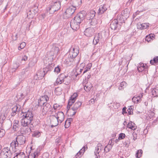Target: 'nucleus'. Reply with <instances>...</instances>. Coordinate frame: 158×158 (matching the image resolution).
<instances>
[{"label":"nucleus","mask_w":158,"mask_h":158,"mask_svg":"<svg viewBox=\"0 0 158 158\" xmlns=\"http://www.w3.org/2000/svg\"><path fill=\"white\" fill-rule=\"evenodd\" d=\"M21 125L23 127H27L33 119V114L31 111L28 110L27 112H22Z\"/></svg>","instance_id":"obj_1"},{"label":"nucleus","mask_w":158,"mask_h":158,"mask_svg":"<svg viewBox=\"0 0 158 158\" xmlns=\"http://www.w3.org/2000/svg\"><path fill=\"white\" fill-rule=\"evenodd\" d=\"M61 7V2L58 0L54 2L49 8V11L51 13H54L59 10Z\"/></svg>","instance_id":"obj_2"},{"label":"nucleus","mask_w":158,"mask_h":158,"mask_svg":"<svg viewBox=\"0 0 158 158\" xmlns=\"http://www.w3.org/2000/svg\"><path fill=\"white\" fill-rule=\"evenodd\" d=\"M104 150H105V149H103V147L101 144L98 143L95 147L94 151L96 158H101L100 155L104 151Z\"/></svg>","instance_id":"obj_3"},{"label":"nucleus","mask_w":158,"mask_h":158,"mask_svg":"<svg viewBox=\"0 0 158 158\" xmlns=\"http://www.w3.org/2000/svg\"><path fill=\"white\" fill-rule=\"evenodd\" d=\"M0 158H10V151L8 147L2 149L0 153Z\"/></svg>","instance_id":"obj_4"},{"label":"nucleus","mask_w":158,"mask_h":158,"mask_svg":"<svg viewBox=\"0 0 158 158\" xmlns=\"http://www.w3.org/2000/svg\"><path fill=\"white\" fill-rule=\"evenodd\" d=\"M76 9L75 7L71 5L66 9L64 15L67 18H69L74 13Z\"/></svg>","instance_id":"obj_5"},{"label":"nucleus","mask_w":158,"mask_h":158,"mask_svg":"<svg viewBox=\"0 0 158 158\" xmlns=\"http://www.w3.org/2000/svg\"><path fill=\"white\" fill-rule=\"evenodd\" d=\"M85 63H82L80 64V68L77 66L76 68L74 69L73 72L76 77L81 73L83 68L85 66Z\"/></svg>","instance_id":"obj_6"},{"label":"nucleus","mask_w":158,"mask_h":158,"mask_svg":"<svg viewBox=\"0 0 158 158\" xmlns=\"http://www.w3.org/2000/svg\"><path fill=\"white\" fill-rule=\"evenodd\" d=\"M60 123L56 116L52 115L50 118V124L52 127H55L57 126Z\"/></svg>","instance_id":"obj_7"},{"label":"nucleus","mask_w":158,"mask_h":158,"mask_svg":"<svg viewBox=\"0 0 158 158\" xmlns=\"http://www.w3.org/2000/svg\"><path fill=\"white\" fill-rule=\"evenodd\" d=\"M83 19L84 16L83 14L82 13L80 12L77 15L74 17L73 20L77 22L78 23H80Z\"/></svg>","instance_id":"obj_8"},{"label":"nucleus","mask_w":158,"mask_h":158,"mask_svg":"<svg viewBox=\"0 0 158 158\" xmlns=\"http://www.w3.org/2000/svg\"><path fill=\"white\" fill-rule=\"evenodd\" d=\"M51 109V106L48 103L43 105L42 112L43 114H46L50 111Z\"/></svg>","instance_id":"obj_9"},{"label":"nucleus","mask_w":158,"mask_h":158,"mask_svg":"<svg viewBox=\"0 0 158 158\" xmlns=\"http://www.w3.org/2000/svg\"><path fill=\"white\" fill-rule=\"evenodd\" d=\"M55 116L58 121H59L60 123H61L64 119V114L62 112H58Z\"/></svg>","instance_id":"obj_10"},{"label":"nucleus","mask_w":158,"mask_h":158,"mask_svg":"<svg viewBox=\"0 0 158 158\" xmlns=\"http://www.w3.org/2000/svg\"><path fill=\"white\" fill-rule=\"evenodd\" d=\"M94 32V30L93 28H88L85 30L84 31V34L88 37L91 36Z\"/></svg>","instance_id":"obj_11"},{"label":"nucleus","mask_w":158,"mask_h":158,"mask_svg":"<svg viewBox=\"0 0 158 158\" xmlns=\"http://www.w3.org/2000/svg\"><path fill=\"white\" fill-rule=\"evenodd\" d=\"M77 94L76 93H74L71 96L69 99V100L68 106H71L73 103L75 102L77 96Z\"/></svg>","instance_id":"obj_12"},{"label":"nucleus","mask_w":158,"mask_h":158,"mask_svg":"<svg viewBox=\"0 0 158 158\" xmlns=\"http://www.w3.org/2000/svg\"><path fill=\"white\" fill-rule=\"evenodd\" d=\"M82 0H71L70 3L72 6L76 8L80 6L81 4Z\"/></svg>","instance_id":"obj_13"},{"label":"nucleus","mask_w":158,"mask_h":158,"mask_svg":"<svg viewBox=\"0 0 158 158\" xmlns=\"http://www.w3.org/2000/svg\"><path fill=\"white\" fill-rule=\"evenodd\" d=\"M81 104V102L79 101L77 102L74 104L72 108V110L73 111V115H74L75 114L77 109L80 107Z\"/></svg>","instance_id":"obj_14"},{"label":"nucleus","mask_w":158,"mask_h":158,"mask_svg":"<svg viewBox=\"0 0 158 158\" xmlns=\"http://www.w3.org/2000/svg\"><path fill=\"white\" fill-rule=\"evenodd\" d=\"M143 94V93H141L139 95H136L134 97L132 98V101L136 103L140 102L141 101Z\"/></svg>","instance_id":"obj_15"},{"label":"nucleus","mask_w":158,"mask_h":158,"mask_svg":"<svg viewBox=\"0 0 158 158\" xmlns=\"http://www.w3.org/2000/svg\"><path fill=\"white\" fill-rule=\"evenodd\" d=\"M48 100V98L47 95H44L40 97L38 101V103L40 105H44Z\"/></svg>","instance_id":"obj_16"},{"label":"nucleus","mask_w":158,"mask_h":158,"mask_svg":"<svg viewBox=\"0 0 158 158\" xmlns=\"http://www.w3.org/2000/svg\"><path fill=\"white\" fill-rule=\"evenodd\" d=\"M150 24L148 23H146L142 24L138 23L137 24V27L138 29L140 30L145 29L149 27Z\"/></svg>","instance_id":"obj_17"},{"label":"nucleus","mask_w":158,"mask_h":158,"mask_svg":"<svg viewBox=\"0 0 158 158\" xmlns=\"http://www.w3.org/2000/svg\"><path fill=\"white\" fill-rule=\"evenodd\" d=\"M31 150L28 156V158H35L36 156L37 155L38 152L36 149H32V147H31Z\"/></svg>","instance_id":"obj_18"},{"label":"nucleus","mask_w":158,"mask_h":158,"mask_svg":"<svg viewBox=\"0 0 158 158\" xmlns=\"http://www.w3.org/2000/svg\"><path fill=\"white\" fill-rule=\"evenodd\" d=\"M80 24L73 20L70 23V26L73 30H77L79 28Z\"/></svg>","instance_id":"obj_19"},{"label":"nucleus","mask_w":158,"mask_h":158,"mask_svg":"<svg viewBox=\"0 0 158 158\" xmlns=\"http://www.w3.org/2000/svg\"><path fill=\"white\" fill-rule=\"evenodd\" d=\"M74 58H75L69 55L68 57L65 60L64 62L66 64L70 65L74 61Z\"/></svg>","instance_id":"obj_20"},{"label":"nucleus","mask_w":158,"mask_h":158,"mask_svg":"<svg viewBox=\"0 0 158 158\" xmlns=\"http://www.w3.org/2000/svg\"><path fill=\"white\" fill-rule=\"evenodd\" d=\"M79 53L78 51L77 48H73L69 52V55L72 57L75 58Z\"/></svg>","instance_id":"obj_21"},{"label":"nucleus","mask_w":158,"mask_h":158,"mask_svg":"<svg viewBox=\"0 0 158 158\" xmlns=\"http://www.w3.org/2000/svg\"><path fill=\"white\" fill-rule=\"evenodd\" d=\"M87 147L86 146L83 147L77 153L75 158H80L82 155L85 152V149H87Z\"/></svg>","instance_id":"obj_22"},{"label":"nucleus","mask_w":158,"mask_h":158,"mask_svg":"<svg viewBox=\"0 0 158 158\" xmlns=\"http://www.w3.org/2000/svg\"><path fill=\"white\" fill-rule=\"evenodd\" d=\"M147 67L146 64H144L143 63H140L138 64L137 66V69L139 72H141L144 70Z\"/></svg>","instance_id":"obj_23"},{"label":"nucleus","mask_w":158,"mask_h":158,"mask_svg":"<svg viewBox=\"0 0 158 158\" xmlns=\"http://www.w3.org/2000/svg\"><path fill=\"white\" fill-rule=\"evenodd\" d=\"M18 146V142L16 139L15 140H13L10 143V147H11L13 150L15 152L16 151V149H17Z\"/></svg>","instance_id":"obj_24"},{"label":"nucleus","mask_w":158,"mask_h":158,"mask_svg":"<svg viewBox=\"0 0 158 158\" xmlns=\"http://www.w3.org/2000/svg\"><path fill=\"white\" fill-rule=\"evenodd\" d=\"M127 127L129 129L133 130H135L137 128V127L135 123L131 121L128 123Z\"/></svg>","instance_id":"obj_25"},{"label":"nucleus","mask_w":158,"mask_h":158,"mask_svg":"<svg viewBox=\"0 0 158 158\" xmlns=\"http://www.w3.org/2000/svg\"><path fill=\"white\" fill-rule=\"evenodd\" d=\"M64 76L63 74L60 75L57 78L56 83L57 84H61L64 81Z\"/></svg>","instance_id":"obj_26"},{"label":"nucleus","mask_w":158,"mask_h":158,"mask_svg":"<svg viewBox=\"0 0 158 158\" xmlns=\"http://www.w3.org/2000/svg\"><path fill=\"white\" fill-rule=\"evenodd\" d=\"M155 38V35L153 34H150L146 36L145 40L148 42H151Z\"/></svg>","instance_id":"obj_27"},{"label":"nucleus","mask_w":158,"mask_h":158,"mask_svg":"<svg viewBox=\"0 0 158 158\" xmlns=\"http://www.w3.org/2000/svg\"><path fill=\"white\" fill-rule=\"evenodd\" d=\"M19 108L18 107L17 105L13 106L12 108V112L11 113V116H14L16 114V112L19 111Z\"/></svg>","instance_id":"obj_28"},{"label":"nucleus","mask_w":158,"mask_h":158,"mask_svg":"<svg viewBox=\"0 0 158 158\" xmlns=\"http://www.w3.org/2000/svg\"><path fill=\"white\" fill-rule=\"evenodd\" d=\"M19 121L17 120H14L13 127V130L15 131H18L19 129Z\"/></svg>","instance_id":"obj_29"},{"label":"nucleus","mask_w":158,"mask_h":158,"mask_svg":"<svg viewBox=\"0 0 158 158\" xmlns=\"http://www.w3.org/2000/svg\"><path fill=\"white\" fill-rule=\"evenodd\" d=\"M93 86L90 82H87L84 86V89L86 92H89Z\"/></svg>","instance_id":"obj_30"},{"label":"nucleus","mask_w":158,"mask_h":158,"mask_svg":"<svg viewBox=\"0 0 158 158\" xmlns=\"http://www.w3.org/2000/svg\"><path fill=\"white\" fill-rule=\"evenodd\" d=\"M117 20L116 19H114L110 24V27L112 29L115 30L117 28Z\"/></svg>","instance_id":"obj_31"},{"label":"nucleus","mask_w":158,"mask_h":158,"mask_svg":"<svg viewBox=\"0 0 158 158\" xmlns=\"http://www.w3.org/2000/svg\"><path fill=\"white\" fill-rule=\"evenodd\" d=\"M106 10L107 8L106 6L104 5H102L99 9L98 13L99 14H102Z\"/></svg>","instance_id":"obj_32"},{"label":"nucleus","mask_w":158,"mask_h":158,"mask_svg":"<svg viewBox=\"0 0 158 158\" xmlns=\"http://www.w3.org/2000/svg\"><path fill=\"white\" fill-rule=\"evenodd\" d=\"M122 15L125 18H128L130 15L129 10L128 9H125L123 11L122 13Z\"/></svg>","instance_id":"obj_33"},{"label":"nucleus","mask_w":158,"mask_h":158,"mask_svg":"<svg viewBox=\"0 0 158 158\" xmlns=\"http://www.w3.org/2000/svg\"><path fill=\"white\" fill-rule=\"evenodd\" d=\"M25 155L23 152L19 153H16L15 156L13 158H25Z\"/></svg>","instance_id":"obj_34"},{"label":"nucleus","mask_w":158,"mask_h":158,"mask_svg":"<svg viewBox=\"0 0 158 158\" xmlns=\"http://www.w3.org/2000/svg\"><path fill=\"white\" fill-rule=\"evenodd\" d=\"M18 140V141L19 143L20 144H23L25 142V139L24 137L21 136L18 138H16Z\"/></svg>","instance_id":"obj_35"},{"label":"nucleus","mask_w":158,"mask_h":158,"mask_svg":"<svg viewBox=\"0 0 158 158\" xmlns=\"http://www.w3.org/2000/svg\"><path fill=\"white\" fill-rule=\"evenodd\" d=\"M89 22L91 25L95 26L98 23V21L95 18L91 19H89Z\"/></svg>","instance_id":"obj_36"},{"label":"nucleus","mask_w":158,"mask_h":158,"mask_svg":"<svg viewBox=\"0 0 158 158\" xmlns=\"http://www.w3.org/2000/svg\"><path fill=\"white\" fill-rule=\"evenodd\" d=\"M95 12L94 10H91L88 14V15L89 16V19H91L94 18L95 15Z\"/></svg>","instance_id":"obj_37"},{"label":"nucleus","mask_w":158,"mask_h":158,"mask_svg":"<svg viewBox=\"0 0 158 158\" xmlns=\"http://www.w3.org/2000/svg\"><path fill=\"white\" fill-rule=\"evenodd\" d=\"M92 64L91 63H88L85 69V70L83 72V73H85L87 72L90 70L92 67Z\"/></svg>","instance_id":"obj_38"},{"label":"nucleus","mask_w":158,"mask_h":158,"mask_svg":"<svg viewBox=\"0 0 158 158\" xmlns=\"http://www.w3.org/2000/svg\"><path fill=\"white\" fill-rule=\"evenodd\" d=\"M62 89L60 87H57L55 89V93L56 95H60L62 93Z\"/></svg>","instance_id":"obj_39"},{"label":"nucleus","mask_w":158,"mask_h":158,"mask_svg":"<svg viewBox=\"0 0 158 158\" xmlns=\"http://www.w3.org/2000/svg\"><path fill=\"white\" fill-rule=\"evenodd\" d=\"M36 62V60L34 58L30 60L29 63V66L32 67L34 66Z\"/></svg>","instance_id":"obj_40"},{"label":"nucleus","mask_w":158,"mask_h":158,"mask_svg":"<svg viewBox=\"0 0 158 158\" xmlns=\"http://www.w3.org/2000/svg\"><path fill=\"white\" fill-rule=\"evenodd\" d=\"M99 35H97L95 37L93 41V43L94 45H96L99 41Z\"/></svg>","instance_id":"obj_41"},{"label":"nucleus","mask_w":158,"mask_h":158,"mask_svg":"<svg viewBox=\"0 0 158 158\" xmlns=\"http://www.w3.org/2000/svg\"><path fill=\"white\" fill-rule=\"evenodd\" d=\"M152 96L154 97H157L158 94V89H153L152 90Z\"/></svg>","instance_id":"obj_42"},{"label":"nucleus","mask_w":158,"mask_h":158,"mask_svg":"<svg viewBox=\"0 0 158 158\" xmlns=\"http://www.w3.org/2000/svg\"><path fill=\"white\" fill-rule=\"evenodd\" d=\"M127 85L126 82L125 81L122 82L120 85V86L118 88V89L120 90H121L125 87Z\"/></svg>","instance_id":"obj_43"},{"label":"nucleus","mask_w":158,"mask_h":158,"mask_svg":"<svg viewBox=\"0 0 158 158\" xmlns=\"http://www.w3.org/2000/svg\"><path fill=\"white\" fill-rule=\"evenodd\" d=\"M36 76L37 77V79L38 80L41 79L43 77L42 72H38L36 74Z\"/></svg>","instance_id":"obj_44"},{"label":"nucleus","mask_w":158,"mask_h":158,"mask_svg":"<svg viewBox=\"0 0 158 158\" xmlns=\"http://www.w3.org/2000/svg\"><path fill=\"white\" fill-rule=\"evenodd\" d=\"M142 153V151L141 150H139L137 151L136 154V158H139L140 157Z\"/></svg>","instance_id":"obj_45"},{"label":"nucleus","mask_w":158,"mask_h":158,"mask_svg":"<svg viewBox=\"0 0 158 158\" xmlns=\"http://www.w3.org/2000/svg\"><path fill=\"white\" fill-rule=\"evenodd\" d=\"M61 107V105H60L57 104H55L53 106V108L54 110H59Z\"/></svg>","instance_id":"obj_46"},{"label":"nucleus","mask_w":158,"mask_h":158,"mask_svg":"<svg viewBox=\"0 0 158 158\" xmlns=\"http://www.w3.org/2000/svg\"><path fill=\"white\" fill-rule=\"evenodd\" d=\"M26 46V43L24 42H23L20 44V45L18 47V49L21 50L23 48Z\"/></svg>","instance_id":"obj_47"},{"label":"nucleus","mask_w":158,"mask_h":158,"mask_svg":"<svg viewBox=\"0 0 158 158\" xmlns=\"http://www.w3.org/2000/svg\"><path fill=\"white\" fill-rule=\"evenodd\" d=\"M54 51L53 54H57L59 51V49L58 47H54L52 48V51Z\"/></svg>","instance_id":"obj_48"},{"label":"nucleus","mask_w":158,"mask_h":158,"mask_svg":"<svg viewBox=\"0 0 158 158\" xmlns=\"http://www.w3.org/2000/svg\"><path fill=\"white\" fill-rule=\"evenodd\" d=\"M34 14L32 13L30 11L27 13V17L28 18L32 19L34 17Z\"/></svg>","instance_id":"obj_49"},{"label":"nucleus","mask_w":158,"mask_h":158,"mask_svg":"<svg viewBox=\"0 0 158 158\" xmlns=\"http://www.w3.org/2000/svg\"><path fill=\"white\" fill-rule=\"evenodd\" d=\"M5 131L3 129H0V138L2 137L5 135Z\"/></svg>","instance_id":"obj_50"},{"label":"nucleus","mask_w":158,"mask_h":158,"mask_svg":"<svg viewBox=\"0 0 158 158\" xmlns=\"http://www.w3.org/2000/svg\"><path fill=\"white\" fill-rule=\"evenodd\" d=\"M125 136V134L124 133H121L119 134L118 137L119 139H123Z\"/></svg>","instance_id":"obj_51"},{"label":"nucleus","mask_w":158,"mask_h":158,"mask_svg":"<svg viewBox=\"0 0 158 158\" xmlns=\"http://www.w3.org/2000/svg\"><path fill=\"white\" fill-rule=\"evenodd\" d=\"M33 135L36 137H38L40 135V133L39 131H36L34 133Z\"/></svg>","instance_id":"obj_52"},{"label":"nucleus","mask_w":158,"mask_h":158,"mask_svg":"<svg viewBox=\"0 0 158 158\" xmlns=\"http://www.w3.org/2000/svg\"><path fill=\"white\" fill-rule=\"evenodd\" d=\"M60 71V68H59L58 66H57L56 67H55L54 70V72L57 74L59 73Z\"/></svg>","instance_id":"obj_53"},{"label":"nucleus","mask_w":158,"mask_h":158,"mask_svg":"<svg viewBox=\"0 0 158 158\" xmlns=\"http://www.w3.org/2000/svg\"><path fill=\"white\" fill-rule=\"evenodd\" d=\"M28 56L26 55H24L22 57L21 60L22 61H26L27 60Z\"/></svg>","instance_id":"obj_54"},{"label":"nucleus","mask_w":158,"mask_h":158,"mask_svg":"<svg viewBox=\"0 0 158 158\" xmlns=\"http://www.w3.org/2000/svg\"><path fill=\"white\" fill-rule=\"evenodd\" d=\"M70 124V122L69 121L66 120L65 123V128H67Z\"/></svg>","instance_id":"obj_55"},{"label":"nucleus","mask_w":158,"mask_h":158,"mask_svg":"<svg viewBox=\"0 0 158 158\" xmlns=\"http://www.w3.org/2000/svg\"><path fill=\"white\" fill-rule=\"evenodd\" d=\"M154 113L152 111H150L149 112V117L150 118H152V116H154Z\"/></svg>","instance_id":"obj_56"},{"label":"nucleus","mask_w":158,"mask_h":158,"mask_svg":"<svg viewBox=\"0 0 158 158\" xmlns=\"http://www.w3.org/2000/svg\"><path fill=\"white\" fill-rule=\"evenodd\" d=\"M31 22L27 24L26 27V30H30V28L31 24Z\"/></svg>","instance_id":"obj_57"},{"label":"nucleus","mask_w":158,"mask_h":158,"mask_svg":"<svg viewBox=\"0 0 158 158\" xmlns=\"http://www.w3.org/2000/svg\"><path fill=\"white\" fill-rule=\"evenodd\" d=\"M154 63H156L158 61V57H157L156 58H154L153 60Z\"/></svg>","instance_id":"obj_58"},{"label":"nucleus","mask_w":158,"mask_h":158,"mask_svg":"<svg viewBox=\"0 0 158 158\" xmlns=\"http://www.w3.org/2000/svg\"><path fill=\"white\" fill-rule=\"evenodd\" d=\"M126 108L124 107L123 108V109H122V113L123 114H124V113H126Z\"/></svg>","instance_id":"obj_59"},{"label":"nucleus","mask_w":158,"mask_h":158,"mask_svg":"<svg viewBox=\"0 0 158 158\" xmlns=\"http://www.w3.org/2000/svg\"><path fill=\"white\" fill-rule=\"evenodd\" d=\"M136 135V134L133 135V139L134 140H135L137 139Z\"/></svg>","instance_id":"obj_60"},{"label":"nucleus","mask_w":158,"mask_h":158,"mask_svg":"<svg viewBox=\"0 0 158 158\" xmlns=\"http://www.w3.org/2000/svg\"><path fill=\"white\" fill-rule=\"evenodd\" d=\"M20 96L21 97V98H23V94H20Z\"/></svg>","instance_id":"obj_61"},{"label":"nucleus","mask_w":158,"mask_h":158,"mask_svg":"<svg viewBox=\"0 0 158 158\" xmlns=\"http://www.w3.org/2000/svg\"><path fill=\"white\" fill-rule=\"evenodd\" d=\"M152 61H152V60H151L150 61V63L152 64L153 63L152 62Z\"/></svg>","instance_id":"obj_62"},{"label":"nucleus","mask_w":158,"mask_h":158,"mask_svg":"<svg viewBox=\"0 0 158 158\" xmlns=\"http://www.w3.org/2000/svg\"><path fill=\"white\" fill-rule=\"evenodd\" d=\"M27 129V132L29 130H30L29 128H28V127Z\"/></svg>","instance_id":"obj_63"},{"label":"nucleus","mask_w":158,"mask_h":158,"mask_svg":"<svg viewBox=\"0 0 158 158\" xmlns=\"http://www.w3.org/2000/svg\"><path fill=\"white\" fill-rule=\"evenodd\" d=\"M1 149V146L0 144V150Z\"/></svg>","instance_id":"obj_64"}]
</instances>
